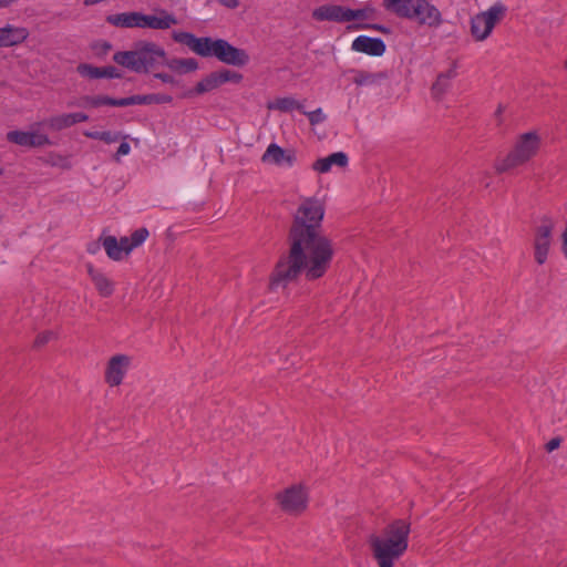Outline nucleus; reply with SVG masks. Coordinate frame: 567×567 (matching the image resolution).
<instances>
[{
	"instance_id": "c85d7f7f",
	"label": "nucleus",
	"mask_w": 567,
	"mask_h": 567,
	"mask_svg": "<svg viewBox=\"0 0 567 567\" xmlns=\"http://www.w3.org/2000/svg\"><path fill=\"white\" fill-rule=\"evenodd\" d=\"M7 140L16 145L29 147V131H10L7 133Z\"/></svg>"
},
{
	"instance_id": "ea45409f",
	"label": "nucleus",
	"mask_w": 567,
	"mask_h": 567,
	"mask_svg": "<svg viewBox=\"0 0 567 567\" xmlns=\"http://www.w3.org/2000/svg\"><path fill=\"white\" fill-rule=\"evenodd\" d=\"M153 103L162 104V103H171L172 96L166 94H152Z\"/></svg>"
},
{
	"instance_id": "2eb2a0df",
	"label": "nucleus",
	"mask_w": 567,
	"mask_h": 567,
	"mask_svg": "<svg viewBox=\"0 0 567 567\" xmlns=\"http://www.w3.org/2000/svg\"><path fill=\"white\" fill-rule=\"evenodd\" d=\"M385 43L380 38H371L368 35L357 37L351 44L354 52L364 53L371 56H381L385 52Z\"/></svg>"
},
{
	"instance_id": "f03ea898",
	"label": "nucleus",
	"mask_w": 567,
	"mask_h": 567,
	"mask_svg": "<svg viewBox=\"0 0 567 567\" xmlns=\"http://www.w3.org/2000/svg\"><path fill=\"white\" fill-rule=\"evenodd\" d=\"M172 39L176 43L188 47L192 52L202 58H215L227 65L241 68L250 61L246 50L234 47L225 39L197 38L186 31H173Z\"/></svg>"
},
{
	"instance_id": "dca6fc26",
	"label": "nucleus",
	"mask_w": 567,
	"mask_h": 567,
	"mask_svg": "<svg viewBox=\"0 0 567 567\" xmlns=\"http://www.w3.org/2000/svg\"><path fill=\"white\" fill-rule=\"evenodd\" d=\"M349 8L338 4H324L312 11L316 21L349 22Z\"/></svg>"
},
{
	"instance_id": "f8f14e48",
	"label": "nucleus",
	"mask_w": 567,
	"mask_h": 567,
	"mask_svg": "<svg viewBox=\"0 0 567 567\" xmlns=\"http://www.w3.org/2000/svg\"><path fill=\"white\" fill-rule=\"evenodd\" d=\"M29 35L25 27L6 23L0 27V48L18 47L25 42Z\"/></svg>"
},
{
	"instance_id": "ddd939ff",
	"label": "nucleus",
	"mask_w": 567,
	"mask_h": 567,
	"mask_svg": "<svg viewBox=\"0 0 567 567\" xmlns=\"http://www.w3.org/2000/svg\"><path fill=\"white\" fill-rule=\"evenodd\" d=\"M89 115L83 112L61 113L47 118L43 124L51 131L60 132L79 123L87 122Z\"/></svg>"
},
{
	"instance_id": "393cba45",
	"label": "nucleus",
	"mask_w": 567,
	"mask_h": 567,
	"mask_svg": "<svg viewBox=\"0 0 567 567\" xmlns=\"http://www.w3.org/2000/svg\"><path fill=\"white\" fill-rule=\"evenodd\" d=\"M352 82L358 86H368L375 84L383 76L381 74L370 73L363 70H354Z\"/></svg>"
},
{
	"instance_id": "cd10ccee",
	"label": "nucleus",
	"mask_w": 567,
	"mask_h": 567,
	"mask_svg": "<svg viewBox=\"0 0 567 567\" xmlns=\"http://www.w3.org/2000/svg\"><path fill=\"white\" fill-rule=\"evenodd\" d=\"M375 13L377 10L370 4H365L363 8L355 10L349 8V22L353 20L373 19L375 17Z\"/></svg>"
},
{
	"instance_id": "f3484780",
	"label": "nucleus",
	"mask_w": 567,
	"mask_h": 567,
	"mask_svg": "<svg viewBox=\"0 0 567 567\" xmlns=\"http://www.w3.org/2000/svg\"><path fill=\"white\" fill-rule=\"evenodd\" d=\"M349 163L348 155L344 152H336L327 157L318 158L312 164V169L320 173L326 174L331 171L333 166L337 167H346Z\"/></svg>"
},
{
	"instance_id": "72a5a7b5",
	"label": "nucleus",
	"mask_w": 567,
	"mask_h": 567,
	"mask_svg": "<svg viewBox=\"0 0 567 567\" xmlns=\"http://www.w3.org/2000/svg\"><path fill=\"white\" fill-rule=\"evenodd\" d=\"M302 113L305 115H307L309 122L311 125H317L319 123H322L326 121L327 116L324 115V113L322 112V109H317L315 111H311V112H307L305 109L302 111Z\"/></svg>"
},
{
	"instance_id": "5701e85b",
	"label": "nucleus",
	"mask_w": 567,
	"mask_h": 567,
	"mask_svg": "<svg viewBox=\"0 0 567 567\" xmlns=\"http://www.w3.org/2000/svg\"><path fill=\"white\" fill-rule=\"evenodd\" d=\"M41 124L32 125L29 131V147H43L53 144L49 135L39 128Z\"/></svg>"
},
{
	"instance_id": "20e7f679",
	"label": "nucleus",
	"mask_w": 567,
	"mask_h": 567,
	"mask_svg": "<svg viewBox=\"0 0 567 567\" xmlns=\"http://www.w3.org/2000/svg\"><path fill=\"white\" fill-rule=\"evenodd\" d=\"M106 21L122 29H151L166 31L178 24V18L163 8H155L151 13L140 11H128L111 14Z\"/></svg>"
},
{
	"instance_id": "1a4fd4ad",
	"label": "nucleus",
	"mask_w": 567,
	"mask_h": 567,
	"mask_svg": "<svg viewBox=\"0 0 567 567\" xmlns=\"http://www.w3.org/2000/svg\"><path fill=\"white\" fill-rule=\"evenodd\" d=\"M132 362L131 355L123 353L112 355L107 360L104 370V381L106 384L111 388L121 385L132 368Z\"/></svg>"
},
{
	"instance_id": "6e6552de",
	"label": "nucleus",
	"mask_w": 567,
	"mask_h": 567,
	"mask_svg": "<svg viewBox=\"0 0 567 567\" xmlns=\"http://www.w3.org/2000/svg\"><path fill=\"white\" fill-rule=\"evenodd\" d=\"M506 7L502 2H496L486 11L480 12L471 19V34L476 41L486 40L495 25L504 18Z\"/></svg>"
},
{
	"instance_id": "7ed1b4c3",
	"label": "nucleus",
	"mask_w": 567,
	"mask_h": 567,
	"mask_svg": "<svg viewBox=\"0 0 567 567\" xmlns=\"http://www.w3.org/2000/svg\"><path fill=\"white\" fill-rule=\"evenodd\" d=\"M410 524L403 519L394 520L381 536H371L370 545L379 567H393L408 549Z\"/></svg>"
},
{
	"instance_id": "4be33fe9",
	"label": "nucleus",
	"mask_w": 567,
	"mask_h": 567,
	"mask_svg": "<svg viewBox=\"0 0 567 567\" xmlns=\"http://www.w3.org/2000/svg\"><path fill=\"white\" fill-rule=\"evenodd\" d=\"M82 105L86 107H101L104 105L107 106H121V99H113L106 95H96V96H83Z\"/></svg>"
},
{
	"instance_id": "79ce46f5",
	"label": "nucleus",
	"mask_w": 567,
	"mask_h": 567,
	"mask_svg": "<svg viewBox=\"0 0 567 567\" xmlns=\"http://www.w3.org/2000/svg\"><path fill=\"white\" fill-rule=\"evenodd\" d=\"M221 6L228 9H236L239 6V0H217Z\"/></svg>"
},
{
	"instance_id": "c756f323",
	"label": "nucleus",
	"mask_w": 567,
	"mask_h": 567,
	"mask_svg": "<svg viewBox=\"0 0 567 567\" xmlns=\"http://www.w3.org/2000/svg\"><path fill=\"white\" fill-rule=\"evenodd\" d=\"M78 72L89 79H101L103 78L102 68L93 66L91 64H80L78 66Z\"/></svg>"
},
{
	"instance_id": "2f4dec72",
	"label": "nucleus",
	"mask_w": 567,
	"mask_h": 567,
	"mask_svg": "<svg viewBox=\"0 0 567 567\" xmlns=\"http://www.w3.org/2000/svg\"><path fill=\"white\" fill-rule=\"evenodd\" d=\"M142 105V104H153L152 94H145V95H133L128 97L121 99V106H128V105Z\"/></svg>"
},
{
	"instance_id": "4c0bfd02",
	"label": "nucleus",
	"mask_w": 567,
	"mask_h": 567,
	"mask_svg": "<svg viewBox=\"0 0 567 567\" xmlns=\"http://www.w3.org/2000/svg\"><path fill=\"white\" fill-rule=\"evenodd\" d=\"M444 79L451 83L454 78L457 75V64L453 63L447 71L441 73Z\"/></svg>"
},
{
	"instance_id": "f257e3e1",
	"label": "nucleus",
	"mask_w": 567,
	"mask_h": 567,
	"mask_svg": "<svg viewBox=\"0 0 567 567\" xmlns=\"http://www.w3.org/2000/svg\"><path fill=\"white\" fill-rule=\"evenodd\" d=\"M322 203L305 198L298 207L289 234V250L276 264L270 277L272 290L285 289L300 275L309 281L322 278L331 267L334 249L321 233Z\"/></svg>"
},
{
	"instance_id": "c03bdc74",
	"label": "nucleus",
	"mask_w": 567,
	"mask_h": 567,
	"mask_svg": "<svg viewBox=\"0 0 567 567\" xmlns=\"http://www.w3.org/2000/svg\"><path fill=\"white\" fill-rule=\"evenodd\" d=\"M502 112H503V107L499 105L497 111H496V114L499 115Z\"/></svg>"
},
{
	"instance_id": "0eeeda50",
	"label": "nucleus",
	"mask_w": 567,
	"mask_h": 567,
	"mask_svg": "<svg viewBox=\"0 0 567 567\" xmlns=\"http://www.w3.org/2000/svg\"><path fill=\"white\" fill-rule=\"evenodd\" d=\"M540 138L535 132L522 134L514 148L503 158L497 159L495 169L498 173L507 172L523 165L536 155L539 150Z\"/></svg>"
},
{
	"instance_id": "412c9836",
	"label": "nucleus",
	"mask_w": 567,
	"mask_h": 567,
	"mask_svg": "<svg viewBox=\"0 0 567 567\" xmlns=\"http://www.w3.org/2000/svg\"><path fill=\"white\" fill-rule=\"evenodd\" d=\"M102 246L105 249V252L107 257L112 260L118 261L122 260L125 255L121 249V245L118 244V240L114 236H106L101 238Z\"/></svg>"
},
{
	"instance_id": "aec40b11",
	"label": "nucleus",
	"mask_w": 567,
	"mask_h": 567,
	"mask_svg": "<svg viewBox=\"0 0 567 567\" xmlns=\"http://www.w3.org/2000/svg\"><path fill=\"white\" fill-rule=\"evenodd\" d=\"M219 86L220 85H219V82L217 80V76H216L215 72H212L207 76L202 79L196 84V86L193 90L187 91L184 94V96L190 97V96H194V95H202V94H205L207 92H212V91L216 90Z\"/></svg>"
},
{
	"instance_id": "a211bd4d",
	"label": "nucleus",
	"mask_w": 567,
	"mask_h": 567,
	"mask_svg": "<svg viewBox=\"0 0 567 567\" xmlns=\"http://www.w3.org/2000/svg\"><path fill=\"white\" fill-rule=\"evenodd\" d=\"M87 274L102 297H109L113 293L114 284L102 271L95 269L92 265H87Z\"/></svg>"
},
{
	"instance_id": "e433bc0d",
	"label": "nucleus",
	"mask_w": 567,
	"mask_h": 567,
	"mask_svg": "<svg viewBox=\"0 0 567 567\" xmlns=\"http://www.w3.org/2000/svg\"><path fill=\"white\" fill-rule=\"evenodd\" d=\"M118 244L121 245L120 247L125 256L130 255L131 251L134 250L130 237H122L118 240Z\"/></svg>"
},
{
	"instance_id": "58836bf2",
	"label": "nucleus",
	"mask_w": 567,
	"mask_h": 567,
	"mask_svg": "<svg viewBox=\"0 0 567 567\" xmlns=\"http://www.w3.org/2000/svg\"><path fill=\"white\" fill-rule=\"evenodd\" d=\"M53 337H54V333L52 331H45L37 337L35 344L43 346L47 342H49Z\"/></svg>"
},
{
	"instance_id": "f704fd0d",
	"label": "nucleus",
	"mask_w": 567,
	"mask_h": 567,
	"mask_svg": "<svg viewBox=\"0 0 567 567\" xmlns=\"http://www.w3.org/2000/svg\"><path fill=\"white\" fill-rule=\"evenodd\" d=\"M126 137L127 136H122L123 140H126ZM130 153H131V145L126 141H122L115 155H114V159L116 162H120L122 156H126Z\"/></svg>"
},
{
	"instance_id": "a18cd8bd",
	"label": "nucleus",
	"mask_w": 567,
	"mask_h": 567,
	"mask_svg": "<svg viewBox=\"0 0 567 567\" xmlns=\"http://www.w3.org/2000/svg\"><path fill=\"white\" fill-rule=\"evenodd\" d=\"M3 174V169L0 167V176Z\"/></svg>"
},
{
	"instance_id": "bb28decb",
	"label": "nucleus",
	"mask_w": 567,
	"mask_h": 567,
	"mask_svg": "<svg viewBox=\"0 0 567 567\" xmlns=\"http://www.w3.org/2000/svg\"><path fill=\"white\" fill-rule=\"evenodd\" d=\"M217 80L219 82V85H223L225 83H235L238 84L243 81L244 76L241 73L228 69H223L215 72Z\"/></svg>"
},
{
	"instance_id": "6ab92c4d",
	"label": "nucleus",
	"mask_w": 567,
	"mask_h": 567,
	"mask_svg": "<svg viewBox=\"0 0 567 567\" xmlns=\"http://www.w3.org/2000/svg\"><path fill=\"white\" fill-rule=\"evenodd\" d=\"M163 64H165L171 71L184 74L194 72L198 69V62L193 58L187 59H167L163 61Z\"/></svg>"
},
{
	"instance_id": "b1692460",
	"label": "nucleus",
	"mask_w": 567,
	"mask_h": 567,
	"mask_svg": "<svg viewBox=\"0 0 567 567\" xmlns=\"http://www.w3.org/2000/svg\"><path fill=\"white\" fill-rule=\"evenodd\" d=\"M268 109L278 110L281 112H290L293 110H298L302 113L303 105L293 97H280L275 100L274 102L268 103Z\"/></svg>"
},
{
	"instance_id": "37998d69",
	"label": "nucleus",
	"mask_w": 567,
	"mask_h": 567,
	"mask_svg": "<svg viewBox=\"0 0 567 567\" xmlns=\"http://www.w3.org/2000/svg\"><path fill=\"white\" fill-rule=\"evenodd\" d=\"M154 78L161 80L164 83H174V78L167 73H155Z\"/></svg>"
},
{
	"instance_id": "9d476101",
	"label": "nucleus",
	"mask_w": 567,
	"mask_h": 567,
	"mask_svg": "<svg viewBox=\"0 0 567 567\" xmlns=\"http://www.w3.org/2000/svg\"><path fill=\"white\" fill-rule=\"evenodd\" d=\"M279 504L288 514L298 515L307 508L308 493L301 485H295L278 495Z\"/></svg>"
},
{
	"instance_id": "49530a36",
	"label": "nucleus",
	"mask_w": 567,
	"mask_h": 567,
	"mask_svg": "<svg viewBox=\"0 0 567 567\" xmlns=\"http://www.w3.org/2000/svg\"><path fill=\"white\" fill-rule=\"evenodd\" d=\"M566 66H567V61H566Z\"/></svg>"
},
{
	"instance_id": "c9c22d12",
	"label": "nucleus",
	"mask_w": 567,
	"mask_h": 567,
	"mask_svg": "<svg viewBox=\"0 0 567 567\" xmlns=\"http://www.w3.org/2000/svg\"><path fill=\"white\" fill-rule=\"evenodd\" d=\"M103 78L107 79H118L121 78V73L114 66H104L102 68Z\"/></svg>"
},
{
	"instance_id": "9b49d317",
	"label": "nucleus",
	"mask_w": 567,
	"mask_h": 567,
	"mask_svg": "<svg viewBox=\"0 0 567 567\" xmlns=\"http://www.w3.org/2000/svg\"><path fill=\"white\" fill-rule=\"evenodd\" d=\"M261 162L282 168H290L296 163V153L291 150H285L276 143H270L261 156Z\"/></svg>"
},
{
	"instance_id": "423d86ee",
	"label": "nucleus",
	"mask_w": 567,
	"mask_h": 567,
	"mask_svg": "<svg viewBox=\"0 0 567 567\" xmlns=\"http://www.w3.org/2000/svg\"><path fill=\"white\" fill-rule=\"evenodd\" d=\"M383 6L395 16L420 25L436 29L443 23L441 11L429 0H383Z\"/></svg>"
},
{
	"instance_id": "7c9ffc66",
	"label": "nucleus",
	"mask_w": 567,
	"mask_h": 567,
	"mask_svg": "<svg viewBox=\"0 0 567 567\" xmlns=\"http://www.w3.org/2000/svg\"><path fill=\"white\" fill-rule=\"evenodd\" d=\"M451 83H449L442 74H439L436 81L432 85V94L435 99H441L445 92L450 89Z\"/></svg>"
},
{
	"instance_id": "a878e982",
	"label": "nucleus",
	"mask_w": 567,
	"mask_h": 567,
	"mask_svg": "<svg viewBox=\"0 0 567 567\" xmlns=\"http://www.w3.org/2000/svg\"><path fill=\"white\" fill-rule=\"evenodd\" d=\"M83 134L89 138L99 140L106 144L116 143L122 138L121 133L112 131H85Z\"/></svg>"
},
{
	"instance_id": "473e14b6",
	"label": "nucleus",
	"mask_w": 567,
	"mask_h": 567,
	"mask_svg": "<svg viewBox=\"0 0 567 567\" xmlns=\"http://www.w3.org/2000/svg\"><path fill=\"white\" fill-rule=\"evenodd\" d=\"M148 235V230L144 227L136 229L130 236L133 249L140 247L147 239Z\"/></svg>"
},
{
	"instance_id": "4468645a",
	"label": "nucleus",
	"mask_w": 567,
	"mask_h": 567,
	"mask_svg": "<svg viewBox=\"0 0 567 567\" xmlns=\"http://www.w3.org/2000/svg\"><path fill=\"white\" fill-rule=\"evenodd\" d=\"M553 225L546 220L537 227L535 236V259L539 265H543L546 259L550 247V235Z\"/></svg>"
},
{
	"instance_id": "a19ab883",
	"label": "nucleus",
	"mask_w": 567,
	"mask_h": 567,
	"mask_svg": "<svg viewBox=\"0 0 567 567\" xmlns=\"http://www.w3.org/2000/svg\"><path fill=\"white\" fill-rule=\"evenodd\" d=\"M560 442H561V441H560V439H558V437H554V439H551V440L546 444V450H547L548 452H553V451H555L556 449H558V447H559Z\"/></svg>"
},
{
	"instance_id": "39448f33",
	"label": "nucleus",
	"mask_w": 567,
	"mask_h": 567,
	"mask_svg": "<svg viewBox=\"0 0 567 567\" xmlns=\"http://www.w3.org/2000/svg\"><path fill=\"white\" fill-rule=\"evenodd\" d=\"M165 60L166 51L152 41H141L132 50L118 51L113 55L115 63L135 73H147Z\"/></svg>"
}]
</instances>
